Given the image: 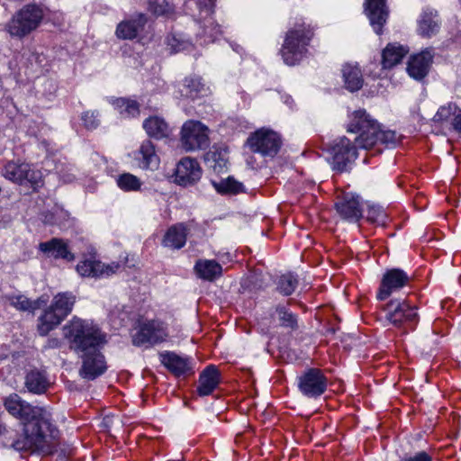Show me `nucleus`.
<instances>
[{
    "label": "nucleus",
    "instance_id": "nucleus-37",
    "mask_svg": "<svg viewBox=\"0 0 461 461\" xmlns=\"http://www.w3.org/2000/svg\"><path fill=\"white\" fill-rule=\"evenodd\" d=\"M118 186L125 192L138 191L141 187V181L134 175L123 173L116 180Z\"/></svg>",
    "mask_w": 461,
    "mask_h": 461
},
{
    "label": "nucleus",
    "instance_id": "nucleus-9",
    "mask_svg": "<svg viewBox=\"0 0 461 461\" xmlns=\"http://www.w3.org/2000/svg\"><path fill=\"white\" fill-rule=\"evenodd\" d=\"M181 144L185 151L205 149L209 145L208 129L198 121H188L181 130Z\"/></svg>",
    "mask_w": 461,
    "mask_h": 461
},
{
    "label": "nucleus",
    "instance_id": "nucleus-46",
    "mask_svg": "<svg viewBox=\"0 0 461 461\" xmlns=\"http://www.w3.org/2000/svg\"><path fill=\"white\" fill-rule=\"evenodd\" d=\"M168 45L171 47L173 52H179L184 50H189L193 45L188 41H181L176 37L168 39Z\"/></svg>",
    "mask_w": 461,
    "mask_h": 461
},
{
    "label": "nucleus",
    "instance_id": "nucleus-22",
    "mask_svg": "<svg viewBox=\"0 0 461 461\" xmlns=\"http://www.w3.org/2000/svg\"><path fill=\"white\" fill-rule=\"evenodd\" d=\"M41 251L54 258H62L67 261L75 259L74 254L68 249V244L61 239L53 238L39 245Z\"/></svg>",
    "mask_w": 461,
    "mask_h": 461
},
{
    "label": "nucleus",
    "instance_id": "nucleus-23",
    "mask_svg": "<svg viewBox=\"0 0 461 461\" xmlns=\"http://www.w3.org/2000/svg\"><path fill=\"white\" fill-rule=\"evenodd\" d=\"M136 159L139 161L141 168L151 170L157 169L160 161L155 146L149 140L142 141L136 155Z\"/></svg>",
    "mask_w": 461,
    "mask_h": 461
},
{
    "label": "nucleus",
    "instance_id": "nucleus-4",
    "mask_svg": "<svg viewBox=\"0 0 461 461\" xmlns=\"http://www.w3.org/2000/svg\"><path fill=\"white\" fill-rule=\"evenodd\" d=\"M44 17L42 7L36 4H28L16 11L5 24V31L12 38L23 40L37 30Z\"/></svg>",
    "mask_w": 461,
    "mask_h": 461
},
{
    "label": "nucleus",
    "instance_id": "nucleus-18",
    "mask_svg": "<svg viewBox=\"0 0 461 461\" xmlns=\"http://www.w3.org/2000/svg\"><path fill=\"white\" fill-rule=\"evenodd\" d=\"M365 6L374 31L377 34H381L383 26L388 18V9L385 0H366Z\"/></svg>",
    "mask_w": 461,
    "mask_h": 461
},
{
    "label": "nucleus",
    "instance_id": "nucleus-47",
    "mask_svg": "<svg viewBox=\"0 0 461 461\" xmlns=\"http://www.w3.org/2000/svg\"><path fill=\"white\" fill-rule=\"evenodd\" d=\"M402 461H433V459L426 451H420L412 456L403 457Z\"/></svg>",
    "mask_w": 461,
    "mask_h": 461
},
{
    "label": "nucleus",
    "instance_id": "nucleus-2",
    "mask_svg": "<svg viewBox=\"0 0 461 461\" xmlns=\"http://www.w3.org/2000/svg\"><path fill=\"white\" fill-rule=\"evenodd\" d=\"M64 338L69 348L83 359L79 375L86 380H94L103 375L107 366L99 349L104 345L105 335L92 322L74 317L63 327Z\"/></svg>",
    "mask_w": 461,
    "mask_h": 461
},
{
    "label": "nucleus",
    "instance_id": "nucleus-32",
    "mask_svg": "<svg viewBox=\"0 0 461 461\" xmlns=\"http://www.w3.org/2000/svg\"><path fill=\"white\" fill-rule=\"evenodd\" d=\"M439 29V23L436 12L424 11L418 21V33L422 37H431Z\"/></svg>",
    "mask_w": 461,
    "mask_h": 461
},
{
    "label": "nucleus",
    "instance_id": "nucleus-14",
    "mask_svg": "<svg viewBox=\"0 0 461 461\" xmlns=\"http://www.w3.org/2000/svg\"><path fill=\"white\" fill-rule=\"evenodd\" d=\"M167 337L164 323L158 321H149L140 326L139 330L132 336L135 346L149 347L163 342Z\"/></svg>",
    "mask_w": 461,
    "mask_h": 461
},
{
    "label": "nucleus",
    "instance_id": "nucleus-7",
    "mask_svg": "<svg viewBox=\"0 0 461 461\" xmlns=\"http://www.w3.org/2000/svg\"><path fill=\"white\" fill-rule=\"evenodd\" d=\"M247 144L252 152L272 158L278 153L282 140L276 132L260 129L249 136Z\"/></svg>",
    "mask_w": 461,
    "mask_h": 461
},
{
    "label": "nucleus",
    "instance_id": "nucleus-34",
    "mask_svg": "<svg viewBox=\"0 0 461 461\" xmlns=\"http://www.w3.org/2000/svg\"><path fill=\"white\" fill-rule=\"evenodd\" d=\"M76 299V295L71 292L59 293L53 297L50 306L66 318L72 312Z\"/></svg>",
    "mask_w": 461,
    "mask_h": 461
},
{
    "label": "nucleus",
    "instance_id": "nucleus-44",
    "mask_svg": "<svg viewBox=\"0 0 461 461\" xmlns=\"http://www.w3.org/2000/svg\"><path fill=\"white\" fill-rule=\"evenodd\" d=\"M81 120L87 130H95L100 124L99 113L97 111H86L83 113Z\"/></svg>",
    "mask_w": 461,
    "mask_h": 461
},
{
    "label": "nucleus",
    "instance_id": "nucleus-17",
    "mask_svg": "<svg viewBox=\"0 0 461 461\" xmlns=\"http://www.w3.org/2000/svg\"><path fill=\"white\" fill-rule=\"evenodd\" d=\"M202 176V169L195 159L185 158L179 161L176 169V182L183 186L195 184Z\"/></svg>",
    "mask_w": 461,
    "mask_h": 461
},
{
    "label": "nucleus",
    "instance_id": "nucleus-15",
    "mask_svg": "<svg viewBox=\"0 0 461 461\" xmlns=\"http://www.w3.org/2000/svg\"><path fill=\"white\" fill-rule=\"evenodd\" d=\"M433 56L432 49H426L420 53L411 56L406 68L408 75L417 81L424 79L429 74Z\"/></svg>",
    "mask_w": 461,
    "mask_h": 461
},
{
    "label": "nucleus",
    "instance_id": "nucleus-43",
    "mask_svg": "<svg viewBox=\"0 0 461 461\" xmlns=\"http://www.w3.org/2000/svg\"><path fill=\"white\" fill-rule=\"evenodd\" d=\"M366 218L371 222L384 224L386 214L380 206L369 205L366 212Z\"/></svg>",
    "mask_w": 461,
    "mask_h": 461
},
{
    "label": "nucleus",
    "instance_id": "nucleus-30",
    "mask_svg": "<svg viewBox=\"0 0 461 461\" xmlns=\"http://www.w3.org/2000/svg\"><path fill=\"white\" fill-rule=\"evenodd\" d=\"M143 128L149 137L157 140L166 138L170 133L167 122L159 116H150L143 122Z\"/></svg>",
    "mask_w": 461,
    "mask_h": 461
},
{
    "label": "nucleus",
    "instance_id": "nucleus-36",
    "mask_svg": "<svg viewBox=\"0 0 461 461\" xmlns=\"http://www.w3.org/2000/svg\"><path fill=\"white\" fill-rule=\"evenodd\" d=\"M113 104L124 118H134L140 115V104L136 100L120 97L116 98Z\"/></svg>",
    "mask_w": 461,
    "mask_h": 461
},
{
    "label": "nucleus",
    "instance_id": "nucleus-21",
    "mask_svg": "<svg viewBox=\"0 0 461 461\" xmlns=\"http://www.w3.org/2000/svg\"><path fill=\"white\" fill-rule=\"evenodd\" d=\"M220 380L221 375L218 368L213 365L208 366L200 374L197 393L200 396L211 394L220 384Z\"/></svg>",
    "mask_w": 461,
    "mask_h": 461
},
{
    "label": "nucleus",
    "instance_id": "nucleus-12",
    "mask_svg": "<svg viewBox=\"0 0 461 461\" xmlns=\"http://www.w3.org/2000/svg\"><path fill=\"white\" fill-rule=\"evenodd\" d=\"M215 0H197L196 5L200 10L201 18L204 19L202 31L198 33L201 44H209L214 42L221 35V30L211 17L213 13Z\"/></svg>",
    "mask_w": 461,
    "mask_h": 461
},
{
    "label": "nucleus",
    "instance_id": "nucleus-38",
    "mask_svg": "<svg viewBox=\"0 0 461 461\" xmlns=\"http://www.w3.org/2000/svg\"><path fill=\"white\" fill-rule=\"evenodd\" d=\"M184 87L185 93L183 95L191 99L198 97L205 91L204 86L199 77L185 78Z\"/></svg>",
    "mask_w": 461,
    "mask_h": 461
},
{
    "label": "nucleus",
    "instance_id": "nucleus-13",
    "mask_svg": "<svg viewBox=\"0 0 461 461\" xmlns=\"http://www.w3.org/2000/svg\"><path fill=\"white\" fill-rule=\"evenodd\" d=\"M357 148H359L357 142L352 144L346 137L336 140L330 149L333 169L339 172L346 170L348 165L355 161L357 157Z\"/></svg>",
    "mask_w": 461,
    "mask_h": 461
},
{
    "label": "nucleus",
    "instance_id": "nucleus-11",
    "mask_svg": "<svg viewBox=\"0 0 461 461\" xmlns=\"http://www.w3.org/2000/svg\"><path fill=\"white\" fill-rule=\"evenodd\" d=\"M327 384V377L319 368H309L298 377L299 391L309 398H316L324 393Z\"/></svg>",
    "mask_w": 461,
    "mask_h": 461
},
{
    "label": "nucleus",
    "instance_id": "nucleus-35",
    "mask_svg": "<svg viewBox=\"0 0 461 461\" xmlns=\"http://www.w3.org/2000/svg\"><path fill=\"white\" fill-rule=\"evenodd\" d=\"M25 385L27 389L34 393H42L46 392L50 386V382L44 371L32 370L25 378Z\"/></svg>",
    "mask_w": 461,
    "mask_h": 461
},
{
    "label": "nucleus",
    "instance_id": "nucleus-25",
    "mask_svg": "<svg viewBox=\"0 0 461 461\" xmlns=\"http://www.w3.org/2000/svg\"><path fill=\"white\" fill-rule=\"evenodd\" d=\"M187 229L184 223L171 226L164 235L162 245L173 249H180L185 245Z\"/></svg>",
    "mask_w": 461,
    "mask_h": 461
},
{
    "label": "nucleus",
    "instance_id": "nucleus-8",
    "mask_svg": "<svg viewBox=\"0 0 461 461\" xmlns=\"http://www.w3.org/2000/svg\"><path fill=\"white\" fill-rule=\"evenodd\" d=\"M1 174L7 180L18 185L27 182L35 187L41 182V171L33 169L30 164L24 162L8 161L2 168Z\"/></svg>",
    "mask_w": 461,
    "mask_h": 461
},
{
    "label": "nucleus",
    "instance_id": "nucleus-31",
    "mask_svg": "<svg viewBox=\"0 0 461 461\" xmlns=\"http://www.w3.org/2000/svg\"><path fill=\"white\" fill-rule=\"evenodd\" d=\"M458 107L454 103H448L441 105L436 114L432 118V122L435 124L447 130H454L453 119L457 114Z\"/></svg>",
    "mask_w": 461,
    "mask_h": 461
},
{
    "label": "nucleus",
    "instance_id": "nucleus-1",
    "mask_svg": "<svg viewBox=\"0 0 461 461\" xmlns=\"http://www.w3.org/2000/svg\"><path fill=\"white\" fill-rule=\"evenodd\" d=\"M4 405L23 426V433L18 438L13 439L14 430L0 424V436H5L7 442L12 439L10 447L17 451L32 450L44 455L55 451L58 430L51 422L49 411L41 407L31 405L16 393L9 395Z\"/></svg>",
    "mask_w": 461,
    "mask_h": 461
},
{
    "label": "nucleus",
    "instance_id": "nucleus-45",
    "mask_svg": "<svg viewBox=\"0 0 461 461\" xmlns=\"http://www.w3.org/2000/svg\"><path fill=\"white\" fill-rule=\"evenodd\" d=\"M149 8L153 14L163 15L169 11V5L167 0H149Z\"/></svg>",
    "mask_w": 461,
    "mask_h": 461
},
{
    "label": "nucleus",
    "instance_id": "nucleus-50",
    "mask_svg": "<svg viewBox=\"0 0 461 461\" xmlns=\"http://www.w3.org/2000/svg\"><path fill=\"white\" fill-rule=\"evenodd\" d=\"M290 99H291L290 97H287V99L285 100V102H286V103H289V100H290Z\"/></svg>",
    "mask_w": 461,
    "mask_h": 461
},
{
    "label": "nucleus",
    "instance_id": "nucleus-5",
    "mask_svg": "<svg viewBox=\"0 0 461 461\" xmlns=\"http://www.w3.org/2000/svg\"><path fill=\"white\" fill-rule=\"evenodd\" d=\"M312 35V30L303 25H299L287 32L281 49L285 64L294 66L303 59Z\"/></svg>",
    "mask_w": 461,
    "mask_h": 461
},
{
    "label": "nucleus",
    "instance_id": "nucleus-39",
    "mask_svg": "<svg viewBox=\"0 0 461 461\" xmlns=\"http://www.w3.org/2000/svg\"><path fill=\"white\" fill-rule=\"evenodd\" d=\"M298 285V280L295 276L291 273L280 276L277 283L278 291L284 295L292 294Z\"/></svg>",
    "mask_w": 461,
    "mask_h": 461
},
{
    "label": "nucleus",
    "instance_id": "nucleus-27",
    "mask_svg": "<svg viewBox=\"0 0 461 461\" xmlns=\"http://www.w3.org/2000/svg\"><path fill=\"white\" fill-rule=\"evenodd\" d=\"M194 271L201 279L213 281L221 276L222 267L213 259H199L194 265Z\"/></svg>",
    "mask_w": 461,
    "mask_h": 461
},
{
    "label": "nucleus",
    "instance_id": "nucleus-16",
    "mask_svg": "<svg viewBox=\"0 0 461 461\" xmlns=\"http://www.w3.org/2000/svg\"><path fill=\"white\" fill-rule=\"evenodd\" d=\"M119 267L118 263L104 265L99 260L87 258L77 265V271L81 276L97 278L114 274Z\"/></svg>",
    "mask_w": 461,
    "mask_h": 461
},
{
    "label": "nucleus",
    "instance_id": "nucleus-40",
    "mask_svg": "<svg viewBox=\"0 0 461 461\" xmlns=\"http://www.w3.org/2000/svg\"><path fill=\"white\" fill-rule=\"evenodd\" d=\"M216 190L221 194H239L242 191L243 185L233 177H228L218 184H214Z\"/></svg>",
    "mask_w": 461,
    "mask_h": 461
},
{
    "label": "nucleus",
    "instance_id": "nucleus-33",
    "mask_svg": "<svg viewBox=\"0 0 461 461\" xmlns=\"http://www.w3.org/2000/svg\"><path fill=\"white\" fill-rule=\"evenodd\" d=\"M342 77L345 87L350 92L359 90L363 86V76L357 66L346 64L342 68Z\"/></svg>",
    "mask_w": 461,
    "mask_h": 461
},
{
    "label": "nucleus",
    "instance_id": "nucleus-26",
    "mask_svg": "<svg viewBox=\"0 0 461 461\" xmlns=\"http://www.w3.org/2000/svg\"><path fill=\"white\" fill-rule=\"evenodd\" d=\"M407 53L408 49L402 45L396 43L388 44L382 52V68L384 69L393 68L402 60Z\"/></svg>",
    "mask_w": 461,
    "mask_h": 461
},
{
    "label": "nucleus",
    "instance_id": "nucleus-19",
    "mask_svg": "<svg viewBox=\"0 0 461 461\" xmlns=\"http://www.w3.org/2000/svg\"><path fill=\"white\" fill-rule=\"evenodd\" d=\"M338 213L346 221L357 222L362 217V208L359 196L347 194L343 199L335 204Z\"/></svg>",
    "mask_w": 461,
    "mask_h": 461
},
{
    "label": "nucleus",
    "instance_id": "nucleus-28",
    "mask_svg": "<svg viewBox=\"0 0 461 461\" xmlns=\"http://www.w3.org/2000/svg\"><path fill=\"white\" fill-rule=\"evenodd\" d=\"M10 304L18 311L23 312H34L41 306L48 303L49 298L47 296H41L36 300H30L23 294L9 295L7 297Z\"/></svg>",
    "mask_w": 461,
    "mask_h": 461
},
{
    "label": "nucleus",
    "instance_id": "nucleus-29",
    "mask_svg": "<svg viewBox=\"0 0 461 461\" xmlns=\"http://www.w3.org/2000/svg\"><path fill=\"white\" fill-rule=\"evenodd\" d=\"M58 312L49 306L38 319V332L41 336H46L50 331L58 327L64 320Z\"/></svg>",
    "mask_w": 461,
    "mask_h": 461
},
{
    "label": "nucleus",
    "instance_id": "nucleus-6",
    "mask_svg": "<svg viewBox=\"0 0 461 461\" xmlns=\"http://www.w3.org/2000/svg\"><path fill=\"white\" fill-rule=\"evenodd\" d=\"M385 319L395 327L413 329L419 317L414 306L405 300H391L384 307Z\"/></svg>",
    "mask_w": 461,
    "mask_h": 461
},
{
    "label": "nucleus",
    "instance_id": "nucleus-49",
    "mask_svg": "<svg viewBox=\"0 0 461 461\" xmlns=\"http://www.w3.org/2000/svg\"><path fill=\"white\" fill-rule=\"evenodd\" d=\"M45 221L50 223V224H53L54 223L50 219H48L47 217L45 218Z\"/></svg>",
    "mask_w": 461,
    "mask_h": 461
},
{
    "label": "nucleus",
    "instance_id": "nucleus-10",
    "mask_svg": "<svg viewBox=\"0 0 461 461\" xmlns=\"http://www.w3.org/2000/svg\"><path fill=\"white\" fill-rule=\"evenodd\" d=\"M411 282L410 276L401 268L387 269L381 279L376 298L379 301H384L393 294L399 292L403 287L409 285Z\"/></svg>",
    "mask_w": 461,
    "mask_h": 461
},
{
    "label": "nucleus",
    "instance_id": "nucleus-20",
    "mask_svg": "<svg viewBox=\"0 0 461 461\" xmlns=\"http://www.w3.org/2000/svg\"><path fill=\"white\" fill-rule=\"evenodd\" d=\"M147 17L144 14H138L134 17L121 22L116 28V36L122 40L135 39L139 32L144 29Z\"/></svg>",
    "mask_w": 461,
    "mask_h": 461
},
{
    "label": "nucleus",
    "instance_id": "nucleus-42",
    "mask_svg": "<svg viewBox=\"0 0 461 461\" xmlns=\"http://www.w3.org/2000/svg\"><path fill=\"white\" fill-rule=\"evenodd\" d=\"M205 160L216 171H221L226 167L228 159L225 158V152L210 151L205 156Z\"/></svg>",
    "mask_w": 461,
    "mask_h": 461
},
{
    "label": "nucleus",
    "instance_id": "nucleus-48",
    "mask_svg": "<svg viewBox=\"0 0 461 461\" xmlns=\"http://www.w3.org/2000/svg\"><path fill=\"white\" fill-rule=\"evenodd\" d=\"M454 130L461 133V109L453 119Z\"/></svg>",
    "mask_w": 461,
    "mask_h": 461
},
{
    "label": "nucleus",
    "instance_id": "nucleus-24",
    "mask_svg": "<svg viewBox=\"0 0 461 461\" xmlns=\"http://www.w3.org/2000/svg\"><path fill=\"white\" fill-rule=\"evenodd\" d=\"M161 363L174 375L179 376L191 370L190 360L174 352L160 354Z\"/></svg>",
    "mask_w": 461,
    "mask_h": 461
},
{
    "label": "nucleus",
    "instance_id": "nucleus-41",
    "mask_svg": "<svg viewBox=\"0 0 461 461\" xmlns=\"http://www.w3.org/2000/svg\"><path fill=\"white\" fill-rule=\"evenodd\" d=\"M278 316L280 325L285 328H290L292 330L297 327V318L294 314L290 312L285 307L278 306L276 310Z\"/></svg>",
    "mask_w": 461,
    "mask_h": 461
},
{
    "label": "nucleus",
    "instance_id": "nucleus-3",
    "mask_svg": "<svg viewBox=\"0 0 461 461\" xmlns=\"http://www.w3.org/2000/svg\"><path fill=\"white\" fill-rule=\"evenodd\" d=\"M348 131L358 132L356 142L359 149H374V153H380L381 146L393 147L398 141L395 131H382L380 125L364 110L353 113Z\"/></svg>",
    "mask_w": 461,
    "mask_h": 461
}]
</instances>
